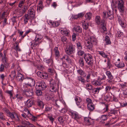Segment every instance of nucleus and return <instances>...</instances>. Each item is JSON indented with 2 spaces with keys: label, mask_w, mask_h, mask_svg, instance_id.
<instances>
[{
  "label": "nucleus",
  "mask_w": 127,
  "mask_h": 127,
  "mask_svg": "<svg viewBox=\"0 0 127 127\" xmlns=\"http://www.w3.org/2000/svg\"><path fill=\"white\" fill-rule=\"evenodd\" d=\"M76 34L75 33H74L72 36V40L74 41L76 39Z\"/></svg>",
  "instance_id": "obj_51"
},
{
  "label": "nucleus",
  "mask_w": 127,
  "mask_h": 127,
  "mask_svg": "<svg viewBox=\"0 0 127 127\" xmlns=\"http://www.w3.org/2000/svg\"><path fill=\"white\" fill-rule=\"evenodd\" d=\"M95 22L97 24H99L100 23V18L99 16H97L95 18Z\"/></svg>",
  "instance_id": "obj_32"
},
{
  "label": "nucleus",
  "mask_w": 127,
  "mask_h": 127,
  "mask_svg": "<svg viewBox=\"0 0 127 127\" xmlns=\"http://www.w3.org/2000/svg\"><path fill=\"white\" fill-rule=\"evenodd\" d=\"M107 17L110 20L113 19L114 17V15L113 12L109 10L107 12Z\"/></svg>",
  "instance_id": "obj_10"
},
{
  "label": "nucleus",
  "mask_w": 127,
  "mask_h": 127,
  "mask_svg": "<svg viewBox=\"0 0 127 127\" xmlns=\"http://www.w3.org/2000/svg\"><path fill=\"white\" fill-rule=\"evenodd\" d=\"M26 84H28L30 86H34L35 84L34 80L32 78L27 77L24 79Z\"/></svg>",
  "instance_id": "obj_3"
},
{
  "label": "nucleus",
  "mask_w": 127,
  "mask_h": 127,
  "mask_svg": "<svg viewBox=\"0 0 127 127\" xmlns=\"http://www.w3.org/2000/svg\"><path fill=\"white\" fill-rule=\"evenodd\" d=\"M92 84L96 86L100 85L101 84V83H100V81H93L92 82Z\"/></svg>",
  "instance_id": "obj_26"
},
{
  "label": "nucleus",
  "mask_w": 127,
  "mask_h": 127,
  "mask_svg": "<svg viewBox=\"0 0 127 127\" xmlns=\"http://www.w3.org/2000/svg\"><path fill=\"white\" fill-rule=\"evenodd\" d=\"M84 120L85 123H87L88 125H90L92 124V123L91 122V119H90L89 117H85L84 118Z\"/></svg>",
  "instance_id": "obj_18"
},
{
  "label": "nucleus",
  "mask_w": 127,
  "mask_h": 127,
  "mask_svg": "<svg viewBox=\"0 0 127 127\" xmlns=\"http://www.w3.org/2000/svg\"><path fill=\"white\" fill-rule=\"evenodd\" d=\"M48 118L51 121V123H53L54 120V118L51 116H49Z\"/></svg>",
  "instance_id": "obj_52"
},
{
  "label": "nucleus",
  "mask_w": 127,
  "mask_h": 127,
  "mask_svg": "<svg viewBox=\"0 0 127 127\" xmlns=\"http://www.w3.org/2000/svg\"><path fill=\"white\" fill-rule=\"evenodd\" d=\"M107 115H102L100 118V119L101 120V121L102 122H103L104 121L106 120L107 119Z\"/></svg>",
  "instance_id": "obj_30"
},
{
  "label": "nucleus",
  "mask_w": 127,
  "mask_h": 127,
  "mask_svg": "<svg viewBox=\"0 0 127 127\" xmlns=\"http://www.w3.org/2000/svg\"><path fill=\"white\" fill-rule=\"evenodd\" d=\"M36 87L38 88L41 90H43L45 89L46 85L45 82L42 81L38 86L36 85Z\"/></svg>",
  "instance_id": "obj_7"
},
{
  "label": "nucleus",
  "mask_w": 127,
  "mask_h": 127,
  "mask_svg": "<svg viewBox=\"0 0 127 127\" xmlns=\"http://www.w3.org/2000/svg\"><path fill=\"white\" fill-rule=\"evenodd\" d=\"M58 121L60 123H63L64 121V120L62 117H60L58 118Z\"/></svg>",
  "instance_id": "obj_42"
},
{
  "label": "nucleus",
  "mask_w": 127,
  "mask_h": 127,
  "mask_svg": "<svg viewBox=\"0 0 127 127\" xmlns=\"http://www.w3.org/2000/svg\"><path fill=\"white\" fill-rule=\"evenodd\" d=\"M120 24V25L124 28H125L126 27V24L123 21L121 22Z\"/></svg>",
  "instance_id": "obj_46"
},
{
  "label": "nucleus",
  "mask_w": 127,
  "mask_h": 127,
  "mask_svg": "<svg viewBox=\"0 0 127 127\" xmlns=\"http://www.w3.org/2000/svg\"><path fill=\"white\" fill-rule=\"evenodd\" d=\"M65 60L66 61H67V62H69V63H71V60L69 59L68 56H67V57H66V59H65Z\"/></svg>",
  "instance_id": "obj_64"
},
{
  "label": "nucleus",
  "mask_w": 127,
  "mask_h": 127,
  "mask_svg": "<svg viewBox=\"0 0 127 127\" xmlns=\"http://www.w3.org/2000/svg\"><path fill=\"white\" fill-rule=\"evenodd\" d=\"M84 52L83 51L81 50H80L78 51V54L79 55L81 56H82L84 54Z\"/></svg>",
  "instance_id": "obj_48"
},
{
  "label": "nucleus",
  "mask_w": 127,
  "mask_h": 127,
  "mask_svg": "<svg viewBox=\"0 0 127 127\" xmlns=\"http://www.w3.org/2000/svg\"><path fill=\"white\" fill-rule=\"evenodd\" d=\"M5 67V65L3 64H1L0 67V71L2 72L4 70V67Z\"/></svg>",
  "instance_id": "obj_45"
},
{
  "label": "nucleus",
  "mask_w": 127,
  "mask_h": 127,
  "mask_svg": "<svg viewBox=\"0 0 127 127\" xmlns=\"http://www.w3.org/2000/svg\"><path fill=\"white\" fill-rule=\"evenodd\" d=\"M107 65L109 68H110L111 66V64L110 61L109 60H108L107 62Z\"/></svg>",
  "instance_id": "obj_58"
},
{
  "label": "nucleus",
  "mask_w": 127,
  "mask_h": 127,
  "mask_svg": "<svg viewBox=\"0 0 127 127\" xmlns=\"http://www.w3.org/2000/svg\"><path fill=\"white\" fill-rule=\"evenodd\" d=\"M35 14L34 10H30L29 12L30 17L31 19H32L34 17Z\"/></svg>",
  "instance_id": "obj_19"
},
{
  "label": "nucleus",
  "mask_w": 127,
  "mask_h": 127,
  "mask_svg": "<svg viewBox=\"0 0 127 127\" xmlns=\"http://www.w3.org/2000/svg\"><path fill=\"white\" fill-rule=\"evenodd\" d=\"M99 54L104 57L106 58L107 57V55L105 54L103 52H99Z\"/></svg>",
  "instance_id": "obj_47"
},
{
  "label": "nucleus",
  "mask_w": 127,
  "mask_h": 127,
  "mask_svg": "<svg viewBox=\"0 0 127 127\" xmlns=\"http://www.w3.org/2000/svg\"><path fill=\"white\" fill-rule=\"evenodd\" d=\"M48 71L51 75H53L54 72V71L51 68H49L48 69Z\"/></svg>",
  "instance_id": "obj_57"
},
{
  "label": "nucleus",
  "mask_w": 127,
  "mask_h": 127,
  "mask_svg": "<svg viewBox=\"0 0 127 127\" xmlns=\"http://www.w3.org/2000/svg\"><path fill=\"white\" fill-rule=\"evenodd\" d=\"M54 27L58 26H59L60 24L59 23L57 22H54Z\"/></svg>",
  "instance_id": "obj_63"
},
{
  "label": "nucleus",
  "mask_w": 127,
  "mask_h": 127,
  "mask_svg": "<svg viewBox=\"0 0 127 127\" xmlns=\"http://www.w3.org/2000/svg\"><path fill=\"white\" fill-rule=\"evenodd\" d=\"M27 106L29 107L32 106L33 104V101L30 99L28 100L27 101Z\"/></svg>",
  "instance_id": "obj_22"
},
{
  "label": "nucleus",
  "mask_w": 127,
  "mask_h": 127,
  "mask_svg": "<svg viewBox=\"0 0 127 127\" xmlns=\"http://www.w3.org/2000/svg\"><path fill=\"white\" fill-rule=\"evenodd\" d=\"M75 100L76 102V104L77 106H78L80 104V103L82 101V99L78 97H75Z\"/></svg>",
  "instance_id": "obj_21"
},
{
  "label": "nucleus",
  "mask_w": 127,
  "mask_h": 127,
  "mask_svg": "<svg viewBox=\"0 0 127 127\" xmlns=\"http://www.w3.org/2000/svg\"><path fill=\"white\" fill-rule=\"evenodd\" d=\"M104 99L107 101H110L111 96L108 94L104 96Z\"/></svg>",
  "instance_id": "obj_44"
},
{
  "label": "nucleus",
  "mask_w": 127,
  "mask_h": 127,
  "mask_svg": "<svg viewBox=\"0 0 127 127\" xmlns=\"http://www.w3.org/2000/svg\"><path fill=\"white\" fill-rule=\"evenodd\" d=\"M103 18L104 19H106L107 18V13L106 12H103Z\"/></svg>",
  "instance_id": "obj_56"
},
{
  "label": "nucleus",
  "mask_w": 127,
  "mask_h": 127,
  "mask_svg": "<svg viewBox=\"0 0 127 127\" xmlns=\"http://www.w3.org/2000/svg\"><path fill=\"white\" fill-rule=\"evenodd\" d=\"M115 65L116 66L120 68L123 67L125 66V64L123 62L120 63L116 62L115 64Z\"/></svg>",
  "instance_id": "obj_15"
},
{
  "label": "nucleus",
  "mask_w": 127,
  "mask_h": 127,
  "mask_svg": "<svg viewBox=\"0 0 127 127\" xmlns=\"http://www.w3.org/2000/svg\"><path fill=\"white\" fill-rule=\"evenodd\" d=\"M87 106L88 109L90 111H92L95 109L94 105L92 103H88Z\"/></svg>",
  "instance_id": "obj_13"
},
{
  "label": "nucleus",
  "mask_w": 127,
  "mask_h": 127,
  "mask_svg": "<svg viewBox=\"0 0 127 127\" xmlns=\"http://www.w3.org/2000/svg\"><path fill=\"white\" fill-rule=\"evenodd\" d=\"M40 77L42 79H47L48 77V75L46 73H42Z\"/></svg>",
  "instance_id": "obj_27"
},
{
  "label": "nucleus",
  "mask_w": 127,
  "mask_h": 127,
  "mask_svg": "<svg viewBox=\"0 0 127 127\" xmlns=\"http://www.w3.org/2000/svg\"><path fill=\"white\" fill-rule=\"evenodd\" d=\"M117 8L120 12L123 13L124 11V2L123 0H118Z\"/></svg>",
  "instance_id": "obj_2"
},
{
  "label": "nucleus",
  "mask_w": 127,
  "mask_h": 127,
  "mask_svg": "<svg viewBox=\"0 0 127 127\" xmlns=\"http://www.w3.org/2000/svg\"><path fill=\"white\" fill-rule=\"evenodd\" d=\"M106 78V76L104 75H102V78H100L99 77L98 78V80H100V81L103 80H105Z\"/></svg>",
  "instance_id": "obj_49"
},
{
  "label": "nucleus",
  "mask_w": 127,
  "mask_h": 127,
  "mask_svg": "<svg viewBox=\"0 0 127 127\" xmlns=\"http://www.w3.org/2000/svg\"><path fill=\"white\" fill-rule=\"evenodd\" d=\"M27 10V7L25 6H24V8L22 9V13L24 14L25 13L26 10Z\"/></svg>",
  "instance_id": "obj_59"
},
{
  "label": "nucleus",
  "mask_w": 127,
  "mask_h": 127,
  "mask_svg": "<svg viewBox=\"0 0 127 127\" xmlns=\"http://www.w3.org/2000/svg\"><path fill=\"white\" fill-rule=\"evenodd\" d=\"M77 79L79 82H80L83 83H84L85 82V80L82 76H79L77 77Z\"/></svg>",
  "instance_id": "obj_24"
},
{
  "label": "nucleus",
  "mask_w": 127,
  "mask_h": 127,
  "mask_svg": "<svg viewBox=\"0 0 127 127\" xmlns=\"http://www.w3.org/2000/svg\"><path fill=\"white\" fill-rule=\"evenodd\" d=\"M17 16H13L11 19L13 23V24L15 23L16 21Z\"/></svg>",
  "instance_id": "obj_53"
},
{
  "label": "nucleus",
  "mask_w": 127,
  "mask_h": 127,
  "mask_svg": "<svg viewBox=\"0 0 127 127\" xmlns=\"http://www.w3.org/2000/svg\"><path fill=\"white\" fill-rule=\"evenodd\" d=\"M116 112V111L115 110H112L108 113V116H112L113 115H115Z\"/></svg>",
  "instance_id": "obj_39"
},
{
  "label": "nucleus",
  "mask_w": 127,
  "mask_h": 127,
  "mask_svg": "<svg viewBox=\"0 0 127 127\" xmlns=\"http://www.w3.org/2000/svg\"><path fill=\"white\" fill-rule=\"evenodd\" d=\"M87 44L88 45H87V47L90 50H92L93 45L91 44H90L89 41H88L87 42Z\"/></svg>",
  "instance_id": "obj_31"
},
{
  "label": "nucleus",
  "mask_w": 127,
  "mask_h": 127,
  "mask_svg": "<svg viewBox=\"0 0 127 127\" xmlns=\"http://www.w3.org/2000/svg\"><path fill=\"white\" fill-rule=\"evenodd\" d=\"M106 74L108 77V79L107 80L109 83H111L112 82V80L114 79V77L111 72L109 71H107L106 72Z\"/></svg>",
  "instance_id": "obj_6"
},
{
  "label": "nucleus",
  "mask_w": 127,
  "mask_h": 127,
  "mask_svg": "<svg viewBox=\"0 0 127 127\" xmlns=\"http://www.w3.org/2000/svg\"><path fill=\"white\" fill-rule=\"evenodd\" d=\"M44 105V104L41 101H38L37 102V105L41 108H43Z\"/></svg>",
  "instance_id": "obj_25"
},
{
  "label": "nucleus",
  "mask_w": 127,
  "mask_h": 127,
  "mask_svg": "<svg viewBox=\"0 0 127 127\" xmlns=\"http://www.w3.org/2000/svg\"><path fill=\"white\" fill-rule=\"evenodd\" d=\"M79 63L80 66L81 67H83L84 65V60L82 58H80L79 60Z\"/></svg>",
  "instance_id": "obj_29"
},
{
  "label": "nucleus",
  "mask_w": 127,
  "mask_h": 127,
  "mask_svg": "<svg viewBox=\"0 0 127 127\" xmlns=\"http://www.w3.org/2000/svg\"><path fill=\"white\" fill-rule=\"evenodd\" d=\"M89 40V41L90 44L93 45H95L97 43V40L96 38L93 36L90 37Z\"/></svg>",
  "instance_id": "obj_9"
},
{
  "label": "nucleus",
  "mask_w": 127,
  "mask_h": 127,
  "mask_svg": "<svg viewBox=\"0 0 127 127\" xmlns=\"http://www.w3.org/2000/svg\"><path fill=\"white\" fill-rule=\"evenodd\" d=\"M15 114H16L15 113H11L10 112L8 114L9 115V117L12 119L14 120V118H15Z\"/></svg>",
  "instance_id": "obj_37"
},
{
  "label": "nucleus",
  "mask_w": 127,
  "mask_h": 127,
  "mask_svg": "<svg viewBox=\"0 0 127 127\" xmlns=\"http://www.w3.org/2000/svg\"><path fill=\"white\" fill-rule=\"evenodd\" d=\"M92 15V14L91 12L87 13L85 16L86 18V20L87 19L90 20L91 18Z\"/></svg>",
  "instance_id": "obj_28"
},
{
  "label": "nucleus",
  "mask_w": 127,
  "mask_h": 127,
  "mask_svg": "<svg viewBox=\"0 0 127 127\" xmlns=\"http://www.w3.org/2000/svg\"><path fill=\"white\" fill-rule=\"evenodd\" d=\"M105 41L106 44H111V42L110 41L109 37L108 36H106L105 38Z\"/></svg>",
  "instance_id": "obj_23"
},
{
  "label": "nucleus",
  "mask_w": 127,
  "mask_h": 127,
  "mask_svg": "<svg viewBox=\"0 0 127 127\" xmlns=\"http://www.w3.org/2000/svg\"><path fill=\"white\" fill-rule=\"evenodd\" d=\"M40 43L38 41L37 42H35L33 44V46L36 47L37 46H39V44Z\"/></svg>",
  "instance_id": "obj_55"
},
{
  "label": "nucleus",
  "mask_w": 127,
  "mask_h": 127,
  "mask_svg": "<svg viewBox=\"0 0 127 127\" xmlns=\"http://www.w3.org/2000/svg\"><path fill=\"white\" fill-rule=\"evenodd\" d=\"M52 108L51 106H46L45 107L44 112H47L51 111Z\"/></svg>",
  "instance_id": "obj_35"
},
{
  "label": "nucleus",
  "mask_w": 127,
  "mask_h": 127,
  "mask_svg": "<svg viewBox=\"0 0 127 127\" xmlns=\"http://www.w3.org/2000/svg\"><path fill=\"white\" fill-rule=\"evenodd\" d=\"M11 76L12 77V80L16 76V71L15 70H14L12 71L11 72Z\"/></svg>",
  "instance_id": "obj_41"
},
{
  "label": "nucleus",
  "mask_w": 127,
  "mask_h": 127,
  "mask_svg": "<svg viewBox=\"0 0 127 127\" xmlns=\"http://www.w3.org/2000/svg\"><path fill=\"white\" fill-rule=\"evenodd\" d=\"M61 32L63 31V34H64L65 35H68V34L69 33V32H67V31H63V30H62L61 31Z\"/></svg>",
  "instance_id": "obj_61"
},
{
  "label": "nucleus",
  "mask_w": 127,
  "mask_h": 127,
  "mask_svg": "<svg viewBox=\"0 0 127 127\" xmlns=\"http://www.w3.org/2000/svg\"><path fill=\"white\" fill-rule=\"evenodd\" d=\"M70 112L71 114L72 117L74 118L75 120H76L79 118L80 117L78 114L77 112L71 111Z\"/></svg>",
  "instance_id": "obj_11"
},
{
  "label": "nucleus",
  "mask_w": 127,
  "mask_h": 127,
  "mask_svg": "<svg viewBox=\"0 0 127 127\" xmlns=\"http://www.w3.org/2000/svg\"><path fill=\"white\" fill-rule=\"evenodd\" d=\"M75 49L73 48V45L71 44H70L67 46L65 51L68 55H70L73 53Z\"/></svg>",
  "instance_id": "obj_4"
},
{
  "label": "nucleus",
  "mask_w": 127,
  "mask_h": 127,
  "mask_svg": "<svg viewBox=\"0 0 127 127\" xmlns=\"http://www.w3.org/2000/svg\"><path fill=\"white\" fill-rule=\"evenodd\" d=\"M23 93L27 96L30 97L33 95V91L32 88L26 89L23 90Z\"/></svg>",
  "instance_id": "obj_5"
},
{
  "label": "nucleus",
  "mask_w": 127,
  "mask_h": 127,
  "mask_svg": "<svg viewBox=\"0 0 127 127\" xmlns=\"http://www.w3.org/2000/svg\"><path fill=\"white\" fill-rule=\"evenodd\" d=\"M16 97L17 99L21 100L23 98V97L21 96L20 95L17 94L16 96Z\"/></svg>",
  "instance_id": "obj_62"
},
{
  "label": "nucleus",
  "mask_w": 127,
  "mask_h": 127,
  "mask_svg": "<svg viewBox=\"0 0 127 127\" xmlns=\"http://www.w3.org/2000/svg\"><path fill=\"white\" fill-rule=\"evenodd\" d=\"M45 99L47 101H49L51 99L52 101H53V99H54L52 97H50V95H46L45 96Z\"/></svg>",
  "instance_id": "obj_38"
},
{
  "label": "nucleus",
  "mask_w": 127,
  "mask_h": 127,
  "mask_svg": "<svg viewBox=\"0 0 127 127\" xmlns=\"http://www.w3.org/2000/svg\"><path fill=\"white\" fill-rule=\"evenodd\" d=\"M15 118L14 119V120H15L16 121H18L19 120V119L18 117V116L17 114H15Z\"/></svg>",
  "instance_id": "obj_60"
},
{
  "label": "nucleus",
  "mask_w": 127,
  "mask_h": 127,
  "mask_svg": "<svg viewBox=\"0 0 127 127\" xmlns=\"http://www.w3.org/2000/svg\"><path fill=\"white\" fill-rule=\"evenodd\" d=\"M77 72L81 76H83L84 77L86 76V75L85 72L82 70L80 69L77 70Z\"/></svg>",
  "instance_id": "obj_14"
},
{
  "label": "nucleus",
  "mask_w": 127,
  "mask_h": 127,
  "mask_svg": "<svg viewBox=\"0 0 127 127\" xmlns=\"http://www.w3.org/2000/svg\"><path fill=\"white\" fill-rule=\"evenodd\" d=\"M84 58L88 65L90 66H92L94 61L92 56L90 54H88L87 55H86L84 57Z\"/></svg>",
  "instance_id": "obj_1"
},
{
  "label": "nucleus",
  "mask_w": 127,
  "mask_h": 127,
  "mask_svg": "<svg viewBox=\"0 0 127 127\" xmlns=\"http://www.w3.org/2000/svg\"><path fill=\"white\" fill-rule=\"evenodd\" d=\"M89 26V23H83L82 26L83 28L86 30L88 28V26Z\"/></svg>",
  "instance_id": "obj_33"
},
{
  "label": "nucleus",
  "mask_w": 127,
  "mask_h": 127,
  "mask_svg": "<svg viewBox=\"0 0 127 127\" xmlns=\"http://www.w3.org/2000/svg\"><path fill=\"white\" fill-rule=\"evenodd\" d=\"M76 45L78 49L81 50L82 49V47L80 42H78L76 43Z\"/></svg>",
  "instance_id": "obj_40"
},
{
  "label": "nucleus",
  "mask_w": 127,
  "mask_h": 127,
  "mask_svg": "<svg viewBox=\"0 0 127 127\" xmlns=\"http://www.w3.org/2000/svg\"><path fill=\"white\" fill-rule=\"evenodd\" d=\"M3 110L8 114L10 112L8 109L6 108H3Z\"/></svg>",
  "instance_id": "obj_50"
},
{
  "label": "nucleus",
  "mask_w": 127,
  "mask_h": 127,
  "mask_svg": "<svg viewBox=\"0 0 127 127\" xmlns=\"http://www.w3.org/2000/svg\"><path fill=\"white\" fill-rule=\"evenodd\" d=\"M67 40L65 36H62L61 38L62 41L63 42H65Z\"/></svg>",
  "instance_id": "obj_54"
},
{
  "label": "nucleus",
  "mask_w": 127,
  "mask_h": 127,
  "mask_svg": "<svg viewBox=\"0 0 127 127\" xmlns=\"http://www.w3.org/2000/svg\"><path fill=\"white\" fill-rule=\"evenodd\" d=\"M2 60L3 63V64L5 65V68H8L9 65V64L7 62V58L6 57H3L2 58Z\"/></svg>",
  "instance_id": "obj_12"
},
{
  "label": "nucleus",
  "mask_w": 127,
  "mask_h": 127,
  "mask_svg": "<svg viewBox=\"0 0 127 127\" xmlns=\"http://www.w3.org/2000/svg\"><path fill=\"white\" fill-rule=\"evenodd\" d=\"M123 33L121 32L120 31H118L117 33L116 34V35L118 37H121V35H123Z\"/></svg>",
  "instance_id": "obj_43"
},
{
  "label": "nucleus",
  "mask_w": 127,
  "mask_h": 127,
  "mask_svg": "<svg viewBox=\"0 0 127 127\" xmlns=\"http://www.w3.org/2000/svg\"><path fill=\"white\" fill-rule=\"evenodd\" d=\"M75 31L79 33H81L82 32V28L79 26H76L74 28Z\"/></svg>",
  "instance_id": "obj_20"
},
{
  "label": "nucleus",
  "mask_w": 127,
  "mask_h": 127,
  "mask_svg": "<svg viewBox=\"0 0 127 127\" xmlns=\"http://www.w3.org/2000/svg\"><path fill=\"white\" fill-rule=\"evenodd\" d=\"M58 49V47H55L54 49L55 54L57 57H58L59 55V52Z\"/></svg>",
  "instance_id": "obj_34"
},
{
  "label": "nucleus",
  "mask_w": 127,
  "mask_h": 127,
  "mask_svg": "<svg viewBox=\"0 0 127 127\" xmlns=\"http://www.w3.org/2000/svg\"><path fill=\"white\" fill-rule=\"evenodd\" d=\"M35 88L36 90L35 91V93L38 96L41 95L42 94V93L41 91L42 90H40L38 88L36 87H35Z\"/></svg>",
  "instance_id": "obj_17"
},
{
  "label": "nucleus",
  "mask_w": 127,
  "mask_h": 127,
  "mask_svg": "<svg viewBox=\"0 0 127 127\" xmlns=\"http://www.w3.org/2000/svg\"><path fill=\"white\" fill-rule=\"evenodd\" d=\"M18 81H22L24 79V76L21 73L18 72L17 76H16Z\"/></svg>",
  "instance_id": "obj_8"
},
{
  "label": "nucleus",
  "mask_w": 127,
  "mask_h": 127,
  "mask_svg": "<svg viewBox=\"0 0 127 127\" xmlns=\"http://www.w3.org/2000/svg\"><path fill=\"white\" fill-rule=\"evenodd\" d=\"M44 61L47 64H50V66L52 65L53 64V61L51 59H47L46 58H45L44 60Z\"/></svg>",
  "instance_id": "obj_16"
},
{
  "label": "nucleus",
  "mask_w": 127,
  "mask_h": 127,
  "mask_svg": "<svg viewBox=\"0 0 127 127\" xmlns=\"http://www.w3.org/2000/svg\"><path fill=\"white\" fill-rule=\"evenodd\" d=\"M44 7L43 6L42 4V2L40 1L39 2V4L38 6L37 9L39 8L40 10H42Z\"/></svg>",
  "instance_id": "obj_36"
}]
</instances>
